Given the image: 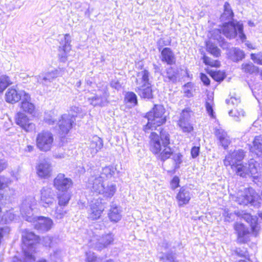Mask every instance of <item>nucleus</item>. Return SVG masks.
I'll return each instance as SVG.
<instances>
[{
    "mask_svg": "<svg viewBox=\"0 0 262 262\" xmlns=\"http://www.w3.org/2000/svg\"><path fill=\"white\" fill-rule=\"evenodd\" d=\"M164 113L165 109L162 105H155L152 110L147 113L146 117L148 122L144 127V130L147 133L150 130H160V135L155 132L151 133L149 137V144L150 151L163 161L169 158L173 153L169 146V135L166 131L161 130V127L157 129L166 121Z\"/></svg>",
    "mask_w": 262,
    "mask_h": 262,
    "instance_id": "1",
    "label": "nucleus"
},
{
    "mask_svg": "<svg viewBox=\"0 0 262 262\" xmlns=\"http://www.w3.org/2000/svg\"><path fill=\"white\" fill-rule=\"evenodd\" d=\"M37 204L34 196H28L23 202L20 207V213L22 217L27 221L32 223L34 228L40 231L46 232L50 230L53 225V220L44 216H34L32 212L33 207Z\"/></svg>",
    "mask_w": 262,
    "mask_h": 262,
    "instance_id": "2",
    "label": "nucleus"
},
{
    "mask_svg": "<svg viewBox=\"0 0 262 262\" xmlns=\"http://www.w3.org/2000/svg\"><path fill=\"white\" fill-rule=\"evenodd\" d=\"M231 168L237 176L241 177H252L255 183H256V181L259 182L260 179L258 173L259 165L254 159H250L248 163H240L233 165Z\"/></svg>",
    "mask_w": 262,
    "mask_h": 262,
    "instance_id": "3",
    "label": "nucleus"
},
{
    "mask_svg": "<svg viewBox=\"0 0 262 262\" xmlns=\"http://www.w3.org/2000/svg\"><path fill=\"white\" fill-rule=\"evenodd\" d=\"M87 187L92 191L102 194L106 198H111L115 193L117 188L115 184L110 183L105 185L104 181L95 177H90Z\"/></svg>",
    "mask_w": 262,
    "mask_h": 262,
    "instance_id": "4",
    "label": "nucleus"
},
{
    "mask_svg": "<svg viewBox=\"0 0 262 262\" xmlns=\"http://www.w3.org/2000/svg\"><path fill=\"white\" fill-rule=\"evenodd\" d=\"M232 199L238 204L247 205L251 204L256 206L258 203L259 195L252 188H244L239 190L235 195H232Z\"/></svg>",
    "mask_w": 262,
    "mask_h": 262,
    "instance_id": "5",
    "label": "nucleus"
},
{
    "mask_svg": "<svg viewBox=\"0 0 262 262\" xmlns=\"http://www.w3.org/2000/svg\"><path fill=\"white\" fill-rule=\"evenodd\" d=\"M223 34L227 38H234L238 34V36L242 41L246 38V35L243 32V24L239 21H234L224 24L222 28Z\"/></svg>",
    "mask_w": 262,
    "mask_h": 262,
    "instance_id": "6",
    "label": "nucleus"
},
{
    "mask_svg": "<svg viewBox=\"0 0 262 262\" xmlns=\"http://www.w3.org/2000/svg\"><path fill=\"white\" fill-rule=\"evenodd\" d=\"M54 143L53 134L48 131H43L37 135L36 143L37 147L41 151H48L51 150Z\"/></svg>",
    "mask_w": 262,
    "mask_h": 262,
    "instance_id": "7",
    "label": "nucleus"
},
{
    "mask_svg": "<svg viewBox=\"0 0 262 262\" xmlns=\"http://www.w3.org/2000/svg\"><path fill=\"white\" fill-rule=\"evenodd\" d=\"M39 204L44 208H51L56 203L55 194L50 187H45L40 190Z\"/></svg>",
    "mask_w": 262,
    "mask_h": 262,
    "instance_id": "8",
    "label": "nucleus"
},
{
    "mask_svg": "<svg viewBox=\"0 0 262 262\" xmlns=\"http://www.w3.org/2000/svg\"><path fill=\"white\" fill-rule=\"evenodd\" d=\"M22 241L24 245L25 249L28 251L34 252L36 246L38 243L39 237L35 235L33 232L25 229L22 232Z\"/></svg>",
    "mask_w": 262,
    "mask_h": 262,
    "instance_id": "9",
    "label": "nucleus"
},
{
    "mask_svg": "<svg viewBox=\"0 0 262 262\" xmlns=\"http://www.w3.org/2000/svg\"><path fill=\"white\" fill-rule=\"evenodd\" d=\"M221 31L220 29H214L210 32L208 36L210 39L206 42V49L208 52L210 53L215 57H218L220 55V51L216 47L215 42H212V39L219 41L221 37Z\"/></svg>",
    "mask_w": 262,
    "mask_h": 262,
    "instance_id": "10",
    "label": "nucleus"
},
{
    "mask_svg": "<svg viewBox=\"0 0 262 262\" xmlns=\"http://www.w3.org/2000/svg\"><path fill=\"white\" fill-rule=\"evenodd\" d=\"M75 121V119L70 114H63L58 117L56 123L58 125L59 133L61 135L67 134Z\"/></svg>",
    "mask_w": 262,
    "mask_h": 262,
    "instance_id": "11",
    "label": "nucleus"
},
{
    "mask_svg": "<svg viewBox=\"0 0 262 262\" xmlns=\"http://www.w3.org/2000/svg\"><path fill=\"white\" fill-rule=\"evenodd\" d=\"M53 185L59 192L68 191L73 185V181L64 174L60 173L54 179Z\"/></svg>",
    "mask_w": 262,
    "mask_h": 262,
    "instance_id": "12",
    "label": "nucleus"
},
{
    "mask_svg": "<svg viewBox=\"0 0 262 262\" xmlns=\"http://www.w3.org/2000/svg\"><path fill=\"white\" fill-rule=\"evenodd\" d=\"M114 241V235L112 233H107L103 235L99 238L94 237L91 241V246L97 250L101 251L113 243Z\"/></svg>",
    "mask_w": 262,
    "mask_h": 262,
    "instance_id": "13",
    "label": "nucleus"
},
{
    "mask_svg": "<svg viewBox=\"0 0 262 262\" xmlns=\"http://www.w3.org/2000/svg\"><path fill=\"white\" fill-rule=\"evenodd\" d=\"M108 94L105 89L98 90L94 95L88 97V101L94 106H102L107 103Z\"/></svg>",
    "mask_w": 262,
    "mask_h": 262,
    "instance_id": "14",
    "label": "nucleus"
},
{
    "mask_svg": "<svg viewBox=\"0 0 262 262\" xmlns=\"http://www.w3.org/2000/svg\"><path fill=\"white\" fill-rule=\"evenodd\" d=\"M61 75L58 70H52L46 73H41L35 77L37 82L43 85L48 86L58 76Z\"/></svg>",
    "mask_w": 262,
    "mask_h": 262,
    "instance_id": "15",
    "label": "nucleus"
},
{
    "mask_svg": "<svg viewBox=\"0 0 262 262\" xmlns=\"http://www.w3.org/2000/svg\"><path fill=\"white\" fill-rule=\"evenodd\" d=\"M245 157V153L242 149L234 150L229 154L224 160V165L226 166L232 167L233 165L241 163Z\"/></svg>",
    "mask_w": 262,
    "mask_h": 262,
    "instance_id": "16",
    "label": "nucleus"
},
{
    "mask_svg": "<svg viewBox=\"0 0 262 262\" xmlns=\"http://www.w3.org/2000/svg\"><path fill=\"white\" fill-rule=\"evenodd\" d=\"M104 210V206L100 201L98 200H96L95 202L92 201L88 210V217L92 220H98Z\"/></svg>",
    "mask_w": 262,
    "mask_h": 262,
    "instance_id": "17",
    "label": "nucleus"
},
{
    "mask_svg": "<svg viewBox=\"0 0 262 262\" xmlns=\"http://www.w3.org/2000/svg\"><path fill=\"white\" fill-rule=\"evenodd\" d=\"M191 196L192 194L188 188L182 187L176 196L178 206L182 207L189 204Z\"/></svg>",
    "mask_w": 262,
    "mask_h": 262,
    "instance_id": "18",
    "label": "nucleus"
},
{
    "mask_svg": "<svg viewBox=\"0 0 262 262\" xmlns=\"http://www.w3.org/2000/svg\"><path fill=\"white\" fill-rule=\"evenodd\" d=\"M237 215L243 219L250 224L253 234L256 236L259 230V227L257 223V217L255 216H252L250 214L244 211L237 212Z\"/></svg>",
    "mask_w": 262,
    "mask_h": 262,
    "instance_id": "19",
    "label": "nucleus"
},
{
    "mask_svg": "<svg viewBox=\"0 0 262 262\" xmlns=\"http://www.w3.org/2000/svg\"><path fill=\"white\" fill-rule=\"evenodd\" d=\"M15 120L16 124L26 132H31L35 128V125L30 122L28 117L23 113L18 112Z\"/></svg>",
    "mask_w": 262,
    "mask_h": 262,
    "instance_id": "20",
    "label": "nucleus"
},
{
    "mask_svg": "<svg viewBox=\"0 0 262 262\" xmlns=\"http://www.w3.org/2000/svg\"><path fill=\"white\" fill-rule=\"evenodd\" d=\"M23 93L27 92L24 90L17 91L13 88H9L5 94L6 101L12 104L17 102L24 96Z\"/></svg>",
    "mask_w": 262,
    "mask_h": 262,
    "instance_id": "21",
    "label": "nucleus"
},
{
    "mask_svg": "<svg viewBox=\"0 0 262 262\" xmlns=\"http://www.w3.org/2000/svg\"><path fill=\"white\" fill-rule=\"evenodd\" d=\"M38 176L41 178H47L51 175L52 169L50 163L46 160L40 161L36 166Z\"/></svg>",
    "mask_w": 262,
    "mask_h": 262,
    "instance_id": "22",
    "label": "nucleus"
},
{
    "mask_svg": "<svg viewBox=\"0 0 262 262\" xmlns=\"http://www.w3.org/2000/svg\"><path fill=\"white\" fill-rule=\"evenodd\" d=\"M71 36L69 34H66L60 42L59 50L62 51L63 53L59 54V57L62 61H64L67 57V54L71 50Z\"/></svg>",
    "mask_w": 262,
    "mask_h": 262,
    "instance_id": "23",
    "label": "nucleus"
},
{
    "mask_svg": "<svg viewBox=\"0 0 262 262\" xmlns=\"http://www.w3.org/2000/svg\"><path fill=\"white\" fill-rule=\"evenodd\" d=\"M149 73L143 70L138 73L136 80V89H141L151 84L149 80Z\"/></svg>",
    "mask_w": 262,
    "mask_h": 262,
    "instance_id": "24",
    "label": "nucleus"
},
{
    "mask_svg": "<svg viewBox=\"0 0 262 262\" xmlns=\"http://www.w3.org/2000/svg\"><path fill=\"white\" fill-rule=\"evenodd\" d=\"M24 96L21 100L20 105V108L25 113L29 114H32L35 111V106L33 103L31 102V97L29 93H23Z\"/></svg>",
    "mask_w": 262,
    "mask_h": 262,
    "instance_id": "25",
    "label": "nucleus"
},
{
    "mask_svg": "<svg viewBox=\"0 0 262 262\" xmlns=\"http://www.w3.org/2000/svg\"><path fill=\"white\" fill-rule=\"evenodd\" d=\"M160 58L161 61L168 65L176 63V58L171 49L169 48H164L161 52Z\"/></svg>",
    "mask_w": 262,
    "mask_h": 262,
    "instance_id": "26",
    "label": "nucleus"
},
{
    "mask_svg": "<svg viewBox=\"0 0 262 262\" xmlns=\"http://www.w3.org/2000/svg\"><path fill=\"white\" fill-rule=\"evenodd\" d=\"M102 140L97 136H93L90 140L89 150L92 156H94L103 147Z\"/></svg>",
    "mask_w": 262,
    "mask_h": 262,
    "instance_id": "27",
    "label": "nucleus"
},
{
    "mask_svg": "<svg viewBox=\"0 0 262 262\" xmlns=\"http://www.w3.org/2000/svg\"><path fill=\"white\" fill-rule=\"evenodd\" d=\"M12 182L10 178L0 176V201L7 199L8 195L6 193V190L7 188L10 189L9 186L12 183Z\"/></svg>",
    "mask_w": 262,
    "mask_h": 262,
    "instance_id": "28",
    "label": "nucleus"
},
{
    "mask_svg": "<svg viewBox=\"0 0 262 262\" xmlns=\"http://www.w3.org/2000/svg\"><path fill=\"white\" fill-rule=\"evenodd\" d=\"M215 135L219 140L221 145L226 149L230 143L229 137L225 130L221 127H216L215 129Z\"/></svg>",
    "mask_w": 262,
    "mask_h": 262,
    "instance_id": "29",
    "label": "nucleus"
},
{
    "mask_svg": "<svg viewBox=\"0 0 262 262\" xmlns=\"http://www.w3.org/2000/svg\"><path fill=\"white\" fill-rule=\"evenodd\" d=\"M121 212L122 210L120 207L116 204H112L108 213V216L110 221L114 223L119 222L122 217Z\"/></svg>",
    "mask_w": 262,
    "mask_h": 262,
    "instance_id": "30",
    "label": "nucleus"
},
{
    "mask_svg": "<svg viewBox=\"0 0 262 262\" xmlns=\"http://www.w3.org/2000/svg\"><path fill=\"white\" fill-rule=\"evenodd\" d=\"M23 254L20 257L14 256L11 262H35V258L33 253L28 251V250L23 248Z\"/></svg>",
    "mask_w": 262,
    "mask_h": 262,
    "instance_id": "31",
    "label": "nucleus"
},
{
    "mask_svg": "<svg viewBox=\"0 0 262 262\" xmlns=\"http://www.w3.org/2000/svg\"><path fill=\"white\" fill-rule=\"evenodd\" d=\"M116 169L111 166H106L102 169L100 174H95L91 177H96L97 179H101L104 181L105 179H110L115 174Z\"/></svg>",
    "mask_w": 262,
    "mask_h": 262,
    "instance_id": "32",
    "label": "nucleus"
},
{
    "mask_svg": "<svg viewBox=\"0 0 262 262\" xmlns=\"http://www.w3.org/2000/svg\"><path fill=\"white\" fill-rule=\"evenodd\" d=\"M68 213L66 206H60L57 204L54 209L52 210V215L56 220L62 219Z\"/></svg>",
    "mask_w": 262,
    "mask_h": 262,
    "instance_id": "33",
    "label": "nucleus"
},
{
    "mask_svg": "<svg viewBox=\"0 0 262 262\" xmlns=\"http://www.w3.org/2000/svg\"><path fill=\"white\" fill-rule=\"evenodd\" d=\"M71 193L69 191L59 192L57 194L58 205L67 207L71 199Z\"/></svg>",
    "mask_w": 262,
    "mask_h": 262,
    "instance_id": "34",
    "label": "nucleus"
},
{
    "mask_svg": "<svg viewBox=\"0 0 262 262\" xmlns=\"http://www.w3.org/2000/svg\"><path fill=\"white\" fill-rule=\"evenodd\" d=\"M229 57L234 61H238L245 57L244 52L239 49H231L228 52Z\"/></svg>",
    "mask_w": 262,
    "mask_h": 262,
    "instance_id": "35",
    "label": "nucleus"
},
{
    "mask_svg": "<svg viewBox=\"0 0 262 262\" xmlns=\"http://www.w3.org/2000/svg\"><path fill=\"white\" fill-rule=\"evenodd\" d=\"M136 91L142 98L150 99L152 97L151 84L141 89H136Z\"/></svg>",
    "mask_w": 262,
    "mask_h": 262,
    "instance_id": "36",
    "label": "nucleus"
},
{
    "mask_svg": "<svg viewBox=\"0 0 262 262\" xmlns=\"http://www.w3.org/2000/svg\"><path fill=\"white\" fill-rule=\"evenodd\" d=\"M253 146L251 147L252 152H254L257 156L262 154V137H256L253 142Z\"/></svg>",
    "mask_w": 262,
    "mask_h": 262,
    "instance_id": "37",
    "label": "nucleus"
},
{
    "mask_svg": "<svg viewBox=\"0 0 262 262\" xmlns=\"http://www.w3.org/2000/svg\"><path fill=\"white\" fill-rule=\"evenodd\" d=\"M58 118L56 113L54 111H48L45 113L44 121L49 125L55 124Z\"/></svg>",
    "mask_w": 262,
    "mask_h": 262,
    "instance_id": "38",
    "label": "nucleus"
},
{
    "mask_svg": "<svg viewBox=\"0 0 262 262\" xmlns=\"http://www.w3.org/2000/svg\"><path fill=\"white\" fill-rule=\"evenodd\" d=\"M124 101L128 106L132 107L137 104V97L133 92H127L125 94Z\"/></svg>",
    "mask_w": 262,
    "mask_h": 262,
    "instance_id": "39",
    "label": "nucleus"
},
{
    "mask_svg": "<svg viewBox=\"0 0 262 262\" xmlns=\"http://www.w3.org/2000/svg\"><path fill=\"white\" fill-rule=\"evenodd\" d=\"M60 242L58 238L50 236L43 237L42 239V244L46 247H49L50 248H54L55 245H57Z\"/></svg>",
    "mask_w": 262,
    "mask_h": 262,
    "instance_id": "40",
    "label": "nucleus"
},
{
    "mask_svg": "<svg viewBox=\"0 0 262 262\" xmlns=\"http://www.w3.org/2000/svg\"><path fill=\"white\" fill-rule=\"evenodd\" d=\"M234 229L236 231L238 238H242L249 234V231L243 224L236 223L234 225Z\"/></svg>",
    "mask_w": 262,
    "mask_h": 262,
    "instance_id": "41",
    "label": "nucleus"
},
{
    "mask_svg": "<svg viewBox=\"0 0 262 262\" xmlns=\"http://www.w3.org/2000/svg\"><path fill=\"white\" fill-rule=\"evenodd\" d=\"M245 112L242 108H235L231 109L229 112V115L232 117L235 121L239 120L241 118L245 116Z\"/></svg>",
    "mask_w": 262,
    "mask_h": 262,
    "instance_id": "42",
    "label": "nucleus"
},
{
    "mask_svg": "<svg viewBox=\"0 0 262 262\" xmlns=\"http://www.w3.org/2000/svg\"><path fill=\"white\" fill-rule=\"evenodd\" d=\"M224 12L221 15L222 20H230L233 16V12L231 9L230 4L228 2H226L224 6Z\"/></svg>",
    "mask_w": 262,
    "mask_h": 262,
    "instance_id": "43",
    "label": "nucleus"
},
{
    "mask_svg": "<svg viewBox=\"0 0 262 262\" xmlns=\"http://www.w3.org/2000/svg\"><path fill=\"white\" fill-rule=\"evenodd\" d=\"M242 70L243 72L250 74L258 72V68L251 62L243 63L242 64Z\"/></svg>",
    "mask_w": 262,
    "mask_h": 262,
    "instance_id": "44",
    "label": "nucleus"
},
{
    "mask_svg": "<svg viewBox=\"0 0 262 262\" xmlns=\"http://www.w3.org/2000/svg\"><path fill=\"white\" fill-rule=\"evenodd\" d=\"M58 244H59L55 245V246H54V248H51L52 249V252L50 253V257L51 259L54 261H56L60 258L62 254L61 249L58 246Z\"/></svg>",
    "mask_w": 262,
    "mask_h": 262,
    "instance_id": "45",
    "label": "nucleus"
},
{
    "mask_svg": "<svg viewBox=\"0 0 262 262\" xmlns=\"http://www.w3.org/2000/svg\"><path fill=\"white\" fill-rule=\"evenodd\" d=\"M68 114L73 116L75 119V117L77 116L82 118L85 113L83 112L81 108L76 106H72L71 107L70 112Z\"/></svg>",
    "mask_w": 262,
    "mask_h": 262,
    "instance_id": "46",
    "label": "nucleus"
},
{
    "mask_svg": "<svg viewBox=\"0 0 262 262\" xmlns=\"http://www.w3.org/2000/svg\"><path fill=\"white\" fill-rule=\"evenodd\" d=\"M10 78L6 75H2L0 77V92L3 91L9 85L12 84Z\"/></svg>",
    "mask_w": 262,
    "mask_h": 262,
    "instance_id": "47",
    "label": "nucleus"
},
{
    "mask_svg": "<svg viewBox=\"0 0 262 262\" xmlns=\"http://www.w3.org/2000/svg\"><path fill=\"white\" fill-rule=\"evenodd\" d=\"M165 77V78H167L169 81L172 82L176 81L177 78V74L172 68L169 67L167 69Z\"/></svg>",
    "mask_w": 262,
    "mask_h": 262,
    "instance_id": "48",
    "label": "nucleus"
},
{
    "mask_svg": "<svg viewBox=\"0 0 262 262\" xmlns=\"http://www.w3.org/2000/svg\"><path fill=\"white\" fill-rule=\"evenodd\" d=\"M178 124L182 131L184 133H190L193 130V126L189 121L178 122Z\"/></svg>",
    "mask_w": 262,
    "mask_h": 262,
    "instance_id": "49",
    "label": "nucleus"
},
{
    "mask_svg": "<svg viewBox=\"0 0 262 262\" xmlns=\"http://www.w3.org/2000/svg\"><path fill=\"white\" fill-rule=\"evenodd\" d=\"M101 257H97L94 252L89 251L86 253V262H101Z\"/></svg>",
    "mask_w": 262,
    "mask_h": 262,
    "instance_id": "50",
    "label": "nucleus"
},
{
    "mask_svg": "<svg viewBox=\"0 0 262 262\" xmlns=\"http://www.w3.org/2000/svg\"><path fill=\"white\" fill-rule=\"evenodd\" d=\"M211 76L215 81H221L224 79L225 74L224 72L220 71H212Z\"/></svg>",
    "mask_w": 262,
    "mask_h": 262,
    "instance_id": "51",
    "label": "nucleus"
},
{
    "mask_svg": "<svg viewBox=\"0 0 262 262\" xmlns=\"http://www.w3.org/2000/svg\"><path fill=\"white\" fill-rule=\"evenodd\" d=\"M190 111L188 109L184 110L181 113L179 122L189 121L190 118Z\"/></svg>",
    "mask_w": 262,
    "mask_h": 262,
    "instance_id": "52",
    "label": "nucleus"
},
{
    "mask_svg": "<svg viewBox=\"0 0 262 262\" xmlns=\"http://www.w3.org/2000/svg\"><path fill=\"white\" fill-rule=\"evenodd\" d=\"M17 215L15 213L13 209L7 211L5 214V220L7 223L14 220L16 219Z\"/></svg>",
    "mask_w": 262,
    "mask_h": 262,
    "instance_id": "53",
    "label": "nucleus"
},
{
    "mask_svg": "<svg viewBox=\"0 0 262 262\" xmlns=\"http://www.w3.org/2000/svg\"><path fill=\"white\" fill-rule=\"evenodd\" d=\"M160 259L162 262H177L172 253H167L162 256H160Z\"/></svg>",
    "mask_w": 262,
    "mask_h": 262,
    "instance_id": "54",
    "label": "nucleus"
},
{
    "mask_svg": "<svg viewBox=\"0 0 262 262\" xmlns=\"http://www.w3.org/2000/svg\"><path fill=\"white\" fill-rule=\"evenodd\" d=\"M251 59L256 64L262 65V53L259 52L257 54H251Z\"/></svg>",
    "mask_w": 262,
    "mask_h": 262,
    "instance_id": "55",
    "label": "nucleus"
},
{
    "mask_svg": "<svg viewBox=\"0 0 262 262\" xmlns=\"http://www.w3.org/2000/svg\"><path fill=\"white\" fill-rule=\"evenodd\" d=\"M204 62L207 65L210 66L211 67H219V62L216 60H213L211 59L210 58L204 56Z\"/></svg>",
    "mask_w": 262,
    "mask_h": 262,
    "instance_id": "56",
    "label": "nucleus"
},
{
    "mask_svg": "<svg viewBox=\"0 0 262 262\" xmlns=\"http://www.w3.org/2000/svg\"><path fill=\"white\" fill-rule=\"evenodd\" d=\"M240 102L239 98L234 97H231L229 99L226 100V103L229 105H232L233 106H237Z\"/></svg>",
    "mask_w": 262,
    "mask_h": 262,
    "instance_id": "57",
    "label": "nucleus"
},
{
    "mask_svg": "<svg viewBox=\"0 0 262 262\" xmlns=\"http://www.w3.org/2000/svg\"><path fill=\"white\" fill-rule=\"evenodd\" d=\"M213 102L211 99L206 103V108L208 114L212 117H213Z\"/></svg>",
    "mask_w": 262,
    "mask_h": 262,
    "instance_id": "58",
    "label": "nucleus"
},
{
    "mask_svg": "<svg viewBox=\"0 0 262 262\" xmlns=\"http://www.w3.org/2000/svg\"><path fill=\"white\" fill-rule=\"evenodd\" d=\"M223 215L225 216L226 221L230 222L234 219L235 214L229 212L228 210H225L223 213Z\"/></svg>",
    "mask_w": 262,
    "mask_h": 262,
    "instance_id": "59",
    "label": "nucleus"
},
{
    "mask_svg": "<svg viewBox=\"0 0 262 262\" xmlns=\"http://www.w3.org/2000/svg\"><path fill=\"white\" fill-rule=\"evenodd\" d=\"M179 178L177 176L174 177L170 182L171 188L174 190L179 187Z\"/></svg>",
    "mask_w": 262,
    "mask_h": 262,
    "instance_id": "60",
    "label": "nucleus"
},
{
    "mask_svg": "<svg viewBox=\"0 0 262 262\" xmlns=\"http://www.w3.org/2000/svg\"><path fill=\"white\" fill-rule=\"evenodd\" d=\"M170 245L166 241H163L159 245V250L163 252L164 251H167L169 249Z\"/></svg>",
    "mask_w": 262,
    "mask_h": 262,
    "instance_id": "61",
    "label": "nucleus"
},
{
    "mask_svg": "<svg viewBox=\"0 0 262 262\" xmlns=\"http://www.w3.org/2000/svg\"><path fill=\"white\" fill-rule=\"evenodd\" d=\"M200 153V147L194 146L191 148V155L193 158H196Z\"/></svg>",
    "mask_w": 262,
    "mask_h": 262,
    "instance_id": "62",
    "label": "nucleus"
},
{
    "mask_svg": "<svg viewBox=\"0 0 262 262\" xmlns=\"http://www.w3.org/2000/svg\"><path fill=\"white\" fill-rule=\"evenodd\" d=\"M173 159L176 165L179 166L182 162V155L180 153L176 154L173 156Z\"/></svg>",
    "mask_w": 262,
    "mask_h": 262,
    "instance_id": "63",
    "label": "nucleus"
},
{
    "mask_svg": "<svg viewBox=\"0 0 262 262\" xmlns=\"http://www.w3.org/2000/svg\"><path fill=\"white\" fill-rule=\"evenodd\" d=\"M201 79L204 84L207 85L210 84V80L209 78L204 74H201Z\"/></svg>",
    "mask_w": 262,
    "mask_h": 262,
    "instance_id": "64",
    "label": "nucleus"
}]
</instances>
